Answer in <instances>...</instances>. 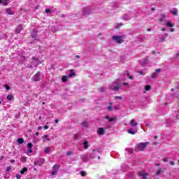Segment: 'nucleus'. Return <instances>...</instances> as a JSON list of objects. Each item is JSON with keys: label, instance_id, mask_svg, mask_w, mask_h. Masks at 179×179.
<instances>
[{"label": "nucleus", "instance_id": "obj_1", "mask_svg": "<svg viewBox=\"0 0 179 179\" xmlns=\"http://www.w3.org/2000/svg\"><path fill=\"white\" fill-rule=\"evenodd\" d=\"M149 145V142L145 143H140L139 144H137L135 147V151L136 152H142L145 150V148Z\"/></svg>", "mask_w": 179, "mask_h": 179}, {"label": "nucleus", "instance_id": "obj_2", "mask_svg": "<svg viewBox=\"0 0 179 179\" xmlns=\"http://www.w3.org/2000/svg\"><path fill=\"white\" fill-rule=\"evenodd\" d=\"M112 39L114 41H116V43H117V44H122V43H124V37L123 36H119L115 35V36H112Z\"/></svg>", "mask_w": 179, "mask_h": 179}, {"label": "nucleus", "instance_id": "obj_3", "mask_svg": "<svg viewBox=\"0 0 179 179\" xmlns=\"http://www.w3.org/2000/svg\"><path fill=\"white\" fill-rule=\"evenodd\" d=\"M132 17H134V14L130 13L129 14H124L122 18L123 19V20L128 22V20H131V19H132Z\"/></svg>", "mask_w": 179, "mask_h": 179}, {"label": "nucleus", "instance_id": "obj_4", "mask_svg": "<svg viewBox=\"0 0 179 179\" xmlns=\"http://www.w3.org/2000/svg\"><path fill=\"white\" fill-rule=\"evenodd\" d=\"M45 162L44 159L39 158L34 161V166H41L42 164H44Z\"/></svg>", "mask_w": 179, "mask_h": 179}, {"label": "nucleus", "instance_id": "obj_5", "mask_svg": "<svg viewBox=\"0 0 179 179\" xmlns=\"http://www.w3.org/2000/svg\"><path fill=\"white\" fill-rule=\"evenodd\" d=\"M76 71H75V69H70L69 70V74H68V78H75L76 77Z\"/></svg>", "mask_w": 179, "mask_h": 179}, {"label": "nucleus", "instance_id": "obj_6", "mask_svg": "<svg viewBox=\"0 0 179 179\" xmlns=\"http://www.w3.org/2000/svg\"><path fill=\"white\" fill-rule=\"evenodd\" d=\"M109 87L111 90H118L120 89V85L116 84L115 83H112L109 85Z\"/></svg>", "mask_w": 179, "mask_h": 179}, {"label": "nucleus", "instance_id": "obj_7", "mask_svg": "<svg viewBox=\"0 0 179 179\" xmlns=\"http://www.w3.org/2000/svg\"><path fill=\"white\" fill-rule=\"evenodd\" d=\"M41 78V76L40 75V72H38L32 77L31 80H33L34 82H40Z\"/></svg>", "mask_w": 179, "mask_h": 179}, {"label": "nucleus", "instance_id": "obj_8", "mask_svg": "<svg viewBox=\"0 0 179 179\" xmlns=\"http://www.w3.org/2000/svg\"><path fill=\"white\" fill-rule=\"evenodd\" d=\"M162 72V69H155V71L152 74V78L156 79L159 76V73Z\"/></svg>", "mask_w": 179, "mask_h": 179}, {"label": "nucleus", "instance_id": "obj_9", "mask_svg": "<svg viewBox=\"0 0 179 179\" xmlns=\"http://www.w3.org/2000/svg\"><path fill=\"white\" fill-rule=\"evenodd\" d=\"M158 37H159V41L161 43H163V41H166V38L169 37V33H165L163 36L159 35Z\"/></svg>", "mask_w": 179, "mask_h": 179}, {"label": "nucleus", "instance_id": "obj_10", "mask_svg": "<svg viewBox=\"0 0 179 179\" xmlns=\"http://www.w3.org/2000/svg\"><path fill=\"white\" fill-rule=\"evenodd\" d=\"M32 64L34 66H37L38 65H40V64H41V62H40V60L36 57H32Z\"/></svg>", "mask_w": 179, "mask_h": 179}, {"label": "nucleus", "instance_id": "obj_11", "mask_svg": "<svg viewBox=\"0 0 179 179\" xmlns=\"http://www.w3.org/2000/svg\"><path fill=\"white\" fill-rule=\"evenodd\" d=\"M127 76H129V73H128V71H124V73L120 76V80H125Z\"/></svg>", "mask_w": 179, "mask_h": 179}, {"label": "nucleus", "instance_id": "obj_12", "mask_svg": "<svg viewBox=\"0 0 179 179\" xmlns=\"http://www.w3.org/2000/svg\"><path fill=\"white\" fill-rule=\"evenodd\" d=\"M98 135H104L106 134V131L103 127H100L97 129Z\"/></svg>", "mask_w": 179, "mask_h": 179}, {"label": "nucleus", "instance_id": "obj_13", "mask_svg": "<svg viewBox=\"0 0 179 179\" xmlns=\"http://www.w3.org/2000/svg\"><path fill=\"white\" fill-rule=\"evenodd\" d=\"M148 173L143 172H138V177H142V179H148Z\"/></svg>", "mask_w": 179, "mask_h": 179}, {"label": "nucleus", "instance_id": "obj_14", "mask_svg": "<svg viewBox=\"0 0 179 179\" xmlns=\"http://www.w3.org/2000/svg\"><path fill=\"white\" fill-rule=\"evenodd\" d=\"M6 13H7V15H15V12L13 10H12V8H6Z\"/></svg>", "mask_w": 179, "mask_h": 179}, {"label": "nucleus", "instance_id": "obj_15", "mask_svg": "<svg viewBox=\"0 0 179 179\" xmlns=\"http://www.w3.org/2000/svg\"><path fill=\"white\" fill-rule=\"evenodd\" d=\"M89 15H90V11L89 10V9L85 8V9L83 10V16L86 17Z\"/></svg>", "mask_w": 179, "mask_h": 179}, {"label": "nucleus", "instance_id": "obj_16", "mask_svg": "<svg viewBox=\"0 0 179 179\" xmlns=\"http://www.w3.org/2000/svg\"><path fill=\"white\" fill-rule=\"evenodd\" d=\"M22 30H23V27H22V25H18L15 29V31L17 34H19Z\"/></svg>", "mask_w": 179, "mask_h": 179}, {"label": "nucleus", "instance_id": "obj_17", "mask_svg": "<svg viewBox=\"0 0 179 179\" xmlns=\"http://www.w3.org/2000/svg\"><path fill=\"white\" fill-rule=\"evenodd\" d=\"M128 134H131V135H135L136 132H138V130H135L134 129H129L127 130Z\"/></svg>", "mask_w": 179, "mask_h": 179}, {"label": "nucleus", "instance_id": "obj_18", "mask_svg": "<svg viewBox=\"0 0 179 179\" xmlns=\"http://www.w3.org/2000/svg\"><path fill=\"white\" fill-rule=\"evenodd\" d=\"M130 125L131 127H137L138 126V122H136V121H135V119H132L130 122Z\"/></svg>", "mask_w": 179, "mask_h": 179}, {"label": "nucleus", "instance_id": "obj_19", "mask_svg": "<svg viewBox=\"0 0 179 179\" xmlns=\"http://www.w3.org/2000/svg\"><path fill=\"white\" fill-rule=\"evenodd\" d=\"M50 141V137L48 136V134H45L43 136V142H47V141Z\"/></svg>", "mask_w": 179, "mask_h": 179}, {"label": "nucleus", "instance_id": "obj_20", "mask_svg": "<svg viewBox=\"0 0 179 179\" xmlns=\"http://www.w3.org/2000/svg\"><path fill=\"white\" fill-rule=\"evenodd\" d=\"M170 13H172V15H174L175 16H177L178 12H177V9L176 8H173V10L169 11Z\"/></svg>", "mask_w": 179, "mask_h": 179}, {"label": "nucleus", "instance_id": "obj_21", "mask_svg": "<svg viewBox=\"0 0 179 179\" xmlns=\"http://www.w3.org/2000/svg\"><path fill=\"white\" fill-rule=\"evenodd\" d=\"M106 90H107V87H101L99 88V92H100V93H103V92H106Z\"/></svg>", "mask_w": 179, "mask_h": 179}, {"label": "nucleus", "instance_id": "obj_22", "mask_svg": "<svg viewBox=\"0 0 179 179\" xmlns=\"http://www.w3.org/2000/svg\"><path fill=\"white\" fill-rule=\"evenodd\" d=\"M31 37L32 38H36L37 37V31L34 29L32 31Z\"/></svg>", "mask_w": 179, "mask_h": 179}, {"label": "nucleus", "instance_id": "obj_23", "mask_svg": "<svg viewBox=\"0 0 179 179\" xmlns=\"http://www.w3.org/2000/svg\"><path fill=\"white\" fill-rule=\"evenodd\" d=\"M166 27H173V23H171V22L168 21L165 23Z\"/></svg>", "mask_w": 179, "mask_h": 179}, {"label": "nucleus", "instance_id": "obj_24", "mask_svg": "<svg viewBox=\"0 0 179 179\" xmlns=\"http://www.w3.org/2000/svg\"><path fill=\"white\" fill-rule=\"evenodd\" d=\"M80 159L83 162H86L87 160V155H80Z\"/></svg>", "mask_w": 179, "mask_h": 179}, {"label": "nucleus", "instance_id": "obj_25", "mask_svg": "<svg viewBox=\"0 0 179 179\" xmlns=\"http://www.w3.org/2000/svg\"><path fill=\"white\" fill-rule=\"evenodd\" d=\"M50 150H51V148H50V147H46V148H45V150H44V153H50Z\"/></svg>", "mask_w": 179, "mask_h": 179}, {"label": "nucleus", "instance_id": "obj_26", "mask_svg": "<svg viewBox=\"0 0 179 179\" xmlns=\"http://www.w3.org/2000/svg\"><path fill=\"white\" fill-rule=\"evenodd\" d=\"M24 173H27V168L24 167L21 171H20V174H24Z\"/></svg>", "mask_w": 179, "mask_h": 179}, {"label": "nucleus", "instance_id": "obj_27", "mask_svg": "<svg viewBox=\"0 0 179 179\" xmlns=\"http://www.w3.org/2000/svg\"><path fill=\"white\" fill-rule=\"evenodd\" d=\"M62 82L65 83L68 80V76H64L62 78Z\"/></svg>", "mask_w": 179, "mask_h": 179}, {"label": "nucleus", "instance_id": "obj_28", "mask_svg": "<svg viewBox=\"0 0 179 179\" xmlns=\"http://www.w3.org/2000/svg\"><path fill=\"white\" fill-rule=\"evenodd\" d=\"M83 145H84V149H87V148H89V143H87V141H85L83 143Z\"/></svg>", "mask_w": 179, "mask_h": 179}, {"label": "nucleus", "instance_id": "obj_29", "mask_svg": "<svg viewBox=\"0 0 179 179\" xmlns=\"http://www.w3.org/2000/svg\"><path fill=\"white\" fill-rule=\"evenodd\" d=\"M95 155H97V151H93L92 153L91 154V157L92 159H94L96 157V156H94Z\"/></svg>", "mask_w": 179, "mask_h": 179}, {"label": "nucleus", "instance_id": "obj_30", "mask_svg": "<svg viewBox=\"0 0 179 179\" xmlns=\"http://www.w3.org/2000/svg\"><path fill=\"white\" fill-rule=\"evenodd\" d=\"M110 105H109L108 107H107V110L108 111H113V106H111L113 104V103H110Z\"/></svg>", "mask_w": 179, "mask_h": 179}, {"label": "nucleus", "instance_id": "obj_31", "mask_svg": "<svg viewBox=\"0 0 179 179\" xmlns=\"http://www.w3.org/2000/svg\"><path fill=\"white\" fill-rule=\"evenodd\" d=\"M17 143H20V145H22L24 142V141L22 138H18L17 140Z\"/></svg>", "mask_w": 179, "mask_h": 179}, {"label": "nucleus", "instance_id": "obj_32", "mask_svg": "<svg viewBox=\"0 0 179 179\" xmlns=\"http://www.w3.org/2000/svg\"><path fill=\"white\" fill-rule=\"evenodd\" d=\"M13 99V95L9 94L7 96V100H8V101H10V100H12Z\"/></svg>", "mask_w": 179, "mask_h": 179}, {"label": "nucleus", "instance_id": "obj_33", "mask_svg": "<svg viewBox=\"0 0 179 179\" xmlns=\"http://www.w3.org/2000/svg\"><path fill=\"white\" fill-rule=\"evenodd\" d=\"M59 169V165H54L53 166V170L55 171H57V170H58Z\"/></svg>", "mask_w": 179, "mask_h": 179}, {"label": "nucleus", "instance_id": "obj_34", "mask_svg": "<svg viewBox=\"0 0 179 179\" xmlns=\"http://www.w3.org/2000/svg\"><path fill=\"white\" fill-rule=\"evenodd\" d=\"M80 176H82V177H86V176H87V173L85 171H80Z\"/></svg>", "mask_w": 179, "mask_h": 179}, {"label": "nucleus", "instance_id": "obj_35", "mask_svg": "<svg viewBox=\"0 0 179 179\" xmlns=\"http://www.w3.org/2000/svg\"><path fill=\"white\" fill-rule=\"evenodd\" d=\"M126 150L128 152V153H132L134 152L132 148H127Z\"/></svg>", "mask_w": 179, "mask_h": 179}, {"label": "nucleus", "instance_id": "obj_36", "mask_svg": "<svg viewBox=\"0 0 179 179\" xmlns=\"http://www.w3.org/2000/svg\"><path fill=\"white\" fill-rule=\"evenodd\" d=\"M81 124L84 128H86V127H87V122H86L85 121L83 122Z\"/></svg>", "mask_w": 179, "mask_h": 179}, {"label": "nucleus", "instance_id": "obj_37", "mask_svg": "<svg viewBox=\"0 0 179 179\" xmlns=\"http://www.w3.org/2000/svg\"><path fill=\"white\" fill-rule=\"evenodd\" d=\"M109 122H113V121H117V117H113L109 119Z\"/></svg>", "mask_w": 179, "mask_h": 179}, {"label": "nucleus", "instance_id": "obj_38", "mask_svg": "<svg viewBox=\"0 0 179 179\" xmlns=\"http://www.w3.org/2000/svg\"><path fill=\"white\" fill-rule=\"evenodd\" d=\"M145 89L146 92H149V90H150V85H146Z\"/></svg>", "mask_w": 179, "mask_h": 179}, {"label": "nucleus", "instance_id": "obj_39", "mask_svg": "<svg viewBox=\"0 0 179 179\" xmlns=\"http://www.w3.org/2000/svg\"><path fill=\"white\" fill-rule=\"evenodd\" d=\"M27 146H28V148H29V149H31V148H33V144H31V143H29L27 144Z\"/></svg>", "mask_w": 179, "mask_h": 179}, {"label": "nucleus", "instance_id": "obj_40", "mask_svg": "<svg viewBox=\"0 0 179 179\" xmlns=\"http://www.w3.org/2000/svg\"><path fill=\"white\" fill-rule=\"evenodd\" d=\"M20 162H26V157H22L21 158H20Z\"/></svg>", "mask_w": 179, "mask_h": 179}, {"label": "nucleus", "instance_id": "obj_41", "mask_svg": "<svg viewBox=\"0 0 179 179\" xmlns=\"http://www.w3.org/2000/svg\"><path fill=\"white\" fill-rule=\"evenodd\" d=\"M157 176H160V174H162V171L161 169H159L157 173H156Z\"/></svg>", "mask_w": 179, "mask_h": 179}, {"label": "nucleus", "instance_id": "obj_42", "mask_svg": "<svg viewBox=\"0 0 179 179\" xmlns=\"http://www.w3.org/2000/svg\"><path fill=\"white\" fill-rule=\"evenodd\" d=\"M117 99H118L119 100H122V96H115V99L117 100Z\"/></svg>", "mask_w": 179, "mask_h": 179}, {"label": "nucleus", "instance_id": "obj_43", "mask_svg": "<svg viewBox=\"0 0 179 179\" xmlns=\"http://www.w3.org/2000/svg\"><path fill=\"white\" fill-rule=\"evenodd\" d=\"M45 13H51V9H50V8L46 9Z\"/></svg>", "mask_w": 179, "mask_h": 179}, {"label": "nucleus", "instance_id": "obj_44", "mask_svg": "<svg viewBox=\"0 0 179 179\" xmlns=\"http://www.w3.org/2000/svg\"><path fill=\"white\" fill-rule=\"evenodd\" d=\"M41 129H43V127L41 126H38L36 129L37 131H41Z\"/></svg>", "mask_w": 179, "mask_h": 179}, {"label": "nucleus", "instance_id": "obj_45", "mask_svg": "<svg viewBox=\"0 0 179 179\" xmlns=\"http://www.w3.org/2000/svg\"><path fill=\"white\" fill-rule=\"evenodd\" d=\"M15 177H16L17 179H20V178H22V176H20V174L16 175Z\"/></svg>", "mask_w": 179, "mask_h": 179}, {"label": "nucleus", "instance_id": "obj_46", "mask_svg": "<svg viewBox=\"0 0 179 179\" xmlns=\"http://www.w3.org/2000/svg\"><path fill=\"white\" fill-rule=\"evenodd\" d=\"M5 87L7 90H10V87H9L8 85H5Z\"/></svg>", "mask_w": 179, "mask_h": 179}, {"label": "nucleus", "instance_id": "obj_47", "mask_svg": "<svg viewBox=\"0 0 179 179\" xmlns=\"http://www.w3.org/2000/svg\"><path fill=\"white\" fill-rule=\"evenodd\" d=\"M52 176H56L57 174V171H54L51 173Z\"/></svg>", "mask_w": 179, "mask_h": 179}, {"label": "nucleus", "instance_id": "obj_48", "mask_svg": "<svg viewBox=\"0 0 179 179\" xmlns=\"http://www.w3.org/2000/svg\"><path fill=\"white\" fill-rule=\"evenodd\" d=\"M27 153H33V150L29 149V150H27Z\"/></svg>", "mask_w": 179, "mask_h": 179}, {"label": "nucleus", "instance_id": "obj_49", "mask_svg": "<svg viewBox=\"0 0 179 179\" xmlns=\"http://www.w3.org/2000/svg\"><path fill=\"white\" fill-rule=\"evenodd\" d=\"M12 167L11 166H8L6 171H9L10 170H11Z\"/></svg>", "mask_w": 179, "mask_h": 179}, {"label": "nucleus", "instance_id": "obj_50", "mask_svg": "<svg viewBox=\"0 0 179 179\" xmlns=\"http://www.w3.org/2000/svg\"><path fill=\"white\" fill-rule=\"evenodd\" d=\"M106 120H108V121L110 120V116L109 115H106L105 116Z\"/></svg>", "mask_w": 179, "mask_h": 179}, {"label": "nucleus", "instance_id": "obj_51", "mask_svg": "<svg viewBox=\"0 0 179 179\" xmlns=\"http://www.w3.org/2000/svg\"><path fill=\"white\" fill-rule=\"evenodd\" d=\"M127 78H129L131 80H132V79H134V77H132V76H129H129H127Z\"/></svg>", "mask_w": 179, "mask_h": 179}, {"label": "nucleus", "instance_id": "obj_52", "mask_svg": "<svg viewBox=\"0 0 179 179\" xmlns=\"http://www.w3.org/2000/svg\"><path fill=\"white\" fill-rule=\"evenodd\" d=\"M175 29L174 28H171V29H170V31H171L172 33H174V31H175Z\"/></svg>", "mask_w": 179, "mask_h": 179}, {"label": "nucleus", "instance_id": "obj_53", "mask_svg": "<svg viewBox=\"0 0 179 179\" xmlns=\"http://www.w3.org/2000/svg\"><path fill=\"white\" fill-rule=\"evenodd\" d=\"M122 85H123L124 86H128L129 84L127 83H123Z\"/></svg>", "mask_w": 179, "mask_h": 179}, {"label": "nucleus", "instance_id": "obj_54", "mask_svg": "<svg viewBox=\"0 0 179 179\" xmlns=\"http://www.w3.org/2000/svg\"><path fill=\"white\" fill-rule=\"evenodd\" d=\"M3 6H8V3L7 2H3L2 3Z\"/></svg>", "mask_w": 179, "mask_h": 179}, {"label": "nucleus", "instance_id": "obj_55", "mask_svg": "<svg viewBox=\"0 0 179 179\" xmlns=\"http://www.w3.org/2000/svg\"><path fill=\"white\" fill-rule=\"evenodd\" d=\"M44 129H48V128H50V127H48V125H45V126H44Z\"/></svg>", "mask_w": 179, "mask_h": 179}, {"label": "nucleus", "instance_id": "obj_56", "mask_svg": "<svg viewBox=\"0 0 179 179\" xmlns=\"http://www.w3.org/2000/svg\"><path fill=\"white\" fill-rule=\"evenodd\" d=\"M10 162L11 164H13V163H15V159H11V160H10Z\"/></svg>", "mask_w": 179, "mask_h": 179}, {"label": "nucleus", "instance_id": "obj_57", "mask_svg": "<svg viewBox=\"0 0 179 179\" xmlns=\"http://www.w3.org/2000/svg\"><path fill=\"white\" fill-rule=\"evenodd\" d=\"M55 124H58V122H59V120H58L57 119H56V120H55Z\"/></svg>", "mask_w": 179, "mask_h": 179}, {"label": "nucleus", "instance_id": "obj_58", "mask_svg": "<svg viewBox=\"0 0 179 179\" xmlns=\"http://www.w3.org/2000/svg\"><path fill=\"white\" fill-rule=\"evenodd\" d=\"M71 155H73V152H68V155L71 156Z\"/></svg>", "mask_w": 179, "mask_h": 179}, {"label": "nucleus", "instance_id": "obj_59", "mask_svg": "<svg viewBox=\"0 0 179 179\" xmlns=\"http://www.w3.org/2000/svg\"><path fill=\"white\" fill-rule=\"evenodd\" d=\"M170 164H171V166H174V162L171 161V162H170Z\"/></svg>", "mask_w": 179, "mask_h": 179}, {"label": "nucleus", "instance_id": "obj_60", "mask_svg": "<svg viewBox=\"0 0 179 179\" xmlns=\"http://www.w3.org/2000/svg\"><path fill=\"white\" fill-rule=\"evenodd\" d=\"M162 31H166V28H162Z\"/></svg>", "mask_w": 179, "mask_h": 179}, {"label": "nucleus", "instance_id": "obj_61", "mask_svg": "<svg viewBox=\"0 0 179 179\" xmlns=\"http://www.w3.org/2000/svg\"><path fill=\"white\" fill-rule=\"evenodd\" d=\"M164 162H168V159H167V158H165V159H164V160H163Z\"/></svg>", "mask_w": 179, "mask_h": 179}, {"label": "nucleus", "instance_id": "obj_62", "mask_svg": "<svg viewBox=\"0 0 179 179\" xmlns=\"http://www.w3.org/2000/svg\"><path fill=\"white\" fill-rule=\"evenodd\" d=\"M76 58L79 59V58H80V55H76Z\"/></svg>", "mask_w": 179, "mask_h": 179}, {"label": "nucleus", "instance_id": "obj_63", "mask_svg": "<svg viewBox=\"0 0 179 179\" xmlns=\"http://www.w3.org/2000/svg\"><path fill=\"white\" fill-rule=\"evenodd\" d=\"M140 75H143L142 71H139Z\"/></svg>", "mask_w": 179, "mask_h": 179}, {"label": "nucleus", "instance_id": "obj_64", "mask_svg": "<svg viewBox=\"0 0 179 179\" xmlns=\"http://www.w3.org/2000/svg\"><path fill=\"white\" fill-rule=\"evenodd\" d=\"M151 31V29L149 28L147 29V31Z\"/></svg>", "mask_w": 179, "mask_h": 179}]
</instances>
